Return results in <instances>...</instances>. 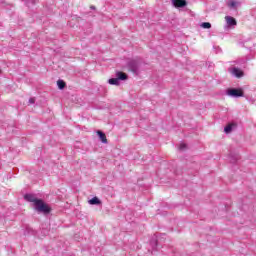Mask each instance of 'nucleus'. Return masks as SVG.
I'll return each mask as SVG.
<instances>
[{"instance_id": "4468645a", "label": "nucleus", "mask_w": 256, "mask_h": 256, "mask_svg": "<svg viewBox=\"0 0 256 256\" xmlns=\"http://www.w3.org/2000/svg\"><path fill=\"white\" fill-rule=\"evenodd\" d=\"M57 85H58V88L59 89H65V81H63V80H58L57 81Z\"/></svg>"}, {"instance_id": "f03ea898", "label": "nucleus", "mask_w": 256, "mask_h": 256, "mask_svg": "<svg viewBox=\"0 0 256 256\" xmlns=\"http://www.w3.org/2000/svg\"><path fill=\"white\" fill-rule=\"evenodd\" d=\"M127 67L132 73H137L139 71V60L137 59H132L129 60L127 63Z\"/></svg>"}, {"instance_id": "ddd939ff", "label": "nucleus", "mask_w": 256, "mask_h": 256, "mask_svg": "<svg viewBox=\"0 0 256 256\" xmlns=\"http://www.w3.org/2000/svg\"><path fill=\"white\" fill-rule=\"evenodd\" d=\"M233 127H235V124H228V125L224 128L225 133H230L231 131H233Z\"/></svg>"}, {"instance_id": "9d476101", "label": "nucleus", "mask_w": 256, "mask_h": 256, "mask_svg": "<svg viewBox=\"0 0 256 256\" xmlns=\"http://www.w3.org/2000/svg\"><path fill=\"white\" fill-rule=\"evenodd\" d=\"M89 205H101V200L97 198V196L93 197L88 201Z\"/></svg>"}, {"instance_id": "dca6fc26", "label": "nucleus", "mask_w": 256, "mask_h": 256, "mask_svg": "<svg viewBox=\"0 0 256 256\" xmlns=\"http://www.w3.org/2000/svg\"><path fill=\"white\" fill-rule=\"evenodd\" d=\"M185 149H187V144L181 143V144L179 145V150H180V151H185Z\"/></svg>"}, {"instance_id": "7ed1b4c3", "label": "nucleus", "mask_w": 256, "mask_h": 256, "mask_svg": "<svg viewBox=\"0 0 256 256\" xmlns=\"http://www.w3.org/2000/svg\"><path fill=\"white\" fill-rule=\"evenodd\" d=\"M227 95H229V97H243V90L242 89H228L227 90Z\"/></svg>"}, {"instance_id": "f257e3e1", "label": "nucleus", "mask_w": 256, "mask_h": 256, "mask_svg": "<svg viewBox=\"0 0 256 256\" xmlns=\"http://www.w3.org/2000/svg\"><path fill=\"white\" fill-rule=\"evenodd\" d=\"M34 209H36V211H38L39 213H51V207L45 204V202L41 199H38V201H36V203L34 204Z\"/></svg>"}, {"instance_id": "39448f33", "label": "nucleus", "mask_w": 256, "mask_h": 256, "mask_svg": "<svg viewBox=\"0 0 256 256\" xmlns=\"http://www.w3.org/2000/svg\"><path fill=\"white\" fill-rule=\"evenodd\" d=\"M174 7H185L187 5V1L185 0H172Z\"/></svg>"}, {"instance_id": "423d86ee", "label": "nucleus", "mask_w": 256, "mask_h": 256, "mask_svg": "<svg viewBox=\"0 0 256 256\" xmlns=\"http://www.w3.org/2000/svg\"><path fill=\"white\" fill-rule=\"evenodd\" d=\"M116 78L118 79V81H127L128 76L125 72H117Z\"/></svg>"}, {"instance_id": "a211bd4d", "label": "nucleus", "mask_w": 256, "mask_h": 256, "mask_svg": "<svg viewBox=\"0 0 256 256\" xmlns=\"http://www.w3.org/2000/svg\"><path fill=\"white\" fill-rule=\"evenodd\" d=\"M0 73H1V70H0Z\"/></svg>"}, {"instance_id": "f3484780", "label": "nucleus", "mask_w": 256, "mask_h": 256, "mask_svg": "<svg viewBox=\"0 0 256 256\" xmlns=\"http://www.w3.org/2000/svg\"><path fill=\"white\" fill-rule=\"evenodd\" d=\"M29 103H30L31 105H33V103H35V98H30V99H29Z\"/></svg>"}, {"instance_id": "9b49d317", "label": "nucleus", "mask_w": 256, "mask_h": 256, "mask_svg": "<svg viewBox=\"0 0 256 256\" xmlns=\"http://www.w3.org/2000/svg\"><path fill=\"white\" fill-rule=\"evenodd\" d=\"M239 5V2L237 1H233V0H230L228 2V6L231 8V9H237V6Z\"/></svg>"}, {"instance_id": "6e6552de", "label": "nucleus", "mask_w": 256, "mask_h": 256, "mask_svg": "<svg viewBox=\"0 0 256 256\" xmlns=\"http://www.w3.org/2000/svg\"><path fill=\"white\" fill-rule=\"evenodd\" d=\"M25 199L27 201H30V203H33L34 205L37 203V201H39V199H37L35 196H33L31 194L25 195Z\"/></svg>"}, {"instance_id": "1a4fd4ad", "label": "nucleus", "mask_w": 256, "mask_h": 256, "mask_svg": "<svg viewBox=\"0 0 256 256\" xmlns=\"http://www.w3.org/2000/svg\"><path fill=\"white\" fill-rule=\"evenodd\" d=\"M97 135H98L100 141H102L103 143H107V136L105 135V133H103L102 131L98 130L97 131Z\"/></svg>"}, {"instance_id": "20e7f679", "label": "nucleus", "mask_w": 256, "mask_h": 256, "mask_svg": "<svg viewBox=\"0 0 256 256\" xmlns=\"http://www.w3.org/2000/svg\"><path fill=\"white\" fill-rule=\"evenodd\" d=\"M230 73H232V75H234V77H238V79L243 77V75H244L243 70H241L239 68H232L230 70Z\"/></svg>"}, {"instance_id": "0eeeda50", "label": "nucleus", "mask_w": 256, "mask_h": 256, "mask_svg": "<svg viewBox=\"0 0 256 256\" xmlns=\"http://www.w3.org/2000/svg\"><path fill=\"white\" fill-rule=\"evenodd\" d=\"M225 19H226L227 25H230V27L237 25V20H235V18L231 16H226Z\"/></svg>"}, {"instance_id": "f8f14e48", "label": "nucleus", "mask_w": 256, "mask_h": 256, "mask_svg": "<svg viewBox=\"0 0 256 256\" xmlns=\"http://www.w3.org/2000/svg\"><path fill=\"white\" fill-rule=\"evenodd\" d=\"M109 85H119V78H111L108 80Z\"/></svg>"}, {"instance_id": "2eb2a0df", "label": "nucleus", "mask_w": 256, "mask_h": 256, "mask_svg": "<svg viewBox=\"0 0 256 256\" xmlns=\"http://www.w3.org/2000/svg\"><path fill=\"white\" fill-rule=\"evenodd\" d=\"M201 27H202L203 29H211V23H209V22H203V23L201 24Z\"/></svg>"}]
</instances>
